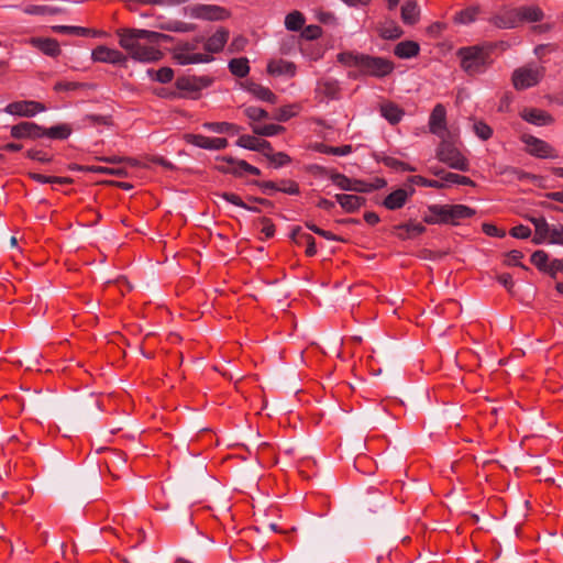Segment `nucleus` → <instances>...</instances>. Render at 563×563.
Segmentation results:
<instances>
[{"mask_svg": "<svg viewBox=\"0 0 563 563\" xmlns=\"http://www.w3.org/2000/svg\"><path fill=\"white\" fill-rule=\"evenodd\" d=\"M437 158L450 168L467 172L470 164L467 158L451 143L443 141L437 150Z\"/></svg>", "mask_w": 563, "mask_h": 563, "instance_id": "7ed1b4c3", "label": "nucleus"}, {"mask_svg": "<svg viewBox=\"0 0 563 563\" xmlns=\"http://www.w3.org/2000/svg\"><path fill=\"white\" fill-rule=\"evenodd\" d=\"M363 55L355 52H342L338 54V62L346 67H357L360 69Z\"/></svg>", "mask_w": 563, "mask_h": 563, "instance_id": "e433bc0d", "label": "nucleus"}, {"mask_svg": "<svg viewBox=\"0 0 563 563\" xmlns=\"http://www.w3.org/2000/svg\"><path fill=\"white\" fill-rule=\"evenodd\" d=\"M211 85V79L206 76H184L176 80V87L186 92H198Z\"/></svg>", "mask_w": 563, "mask_h": 563, "instance_id": "ddd939ff", "label": "nucleus"}, {"mask_svg": "<svg viewBox=\"0 0 563 563\" xmlns=\"http://www.w3.org/2000/svg\"><path fill=\"white\" fill-rule=\"evenodd\" d=\"M302 238L305 239L303 243L307 244L306 254L308 256H313L317 253L314 239L310 234L309 235H302Z\"/></svg>", "mask_w": 563, "mask_h": 563, "instance_id": "0e129e2a", "label": "nucleus"}, {"mask_svg": "<svg viewBox=\"0 0 563 563\" xmlns=\"http://www.w3.org/2000/svg\"><path fill=\"white\" fill-rule=\"evenodd\" d=\"M397 230L402 231L399 236L402 239H409L422 234L426 231V227L421 223L408 222L397 227Z\"/></svg>", "mask_w": 563, "mask_h": 563, "instance_id": "c9c22d12", "label": "nucleus"}, {"mask_svg": "<svg viewBox=\"0 0 563 563\" xmlns=\"http://www.w3.org/2000/svg\"><path fill=\"white\" fill-rule=\"evenodd\" d=\"M446 111L445 108L442 104H437L430 115L429 119V128L430 131L440 136L444 137L446 133Z\"/></svg>", "mask_w": 563, "mask_h": 563, "instance_id": "dca6fc26", "label": "nucleus"}, {"mask_svg": "<svg viewBox=\"0 0 563 563\" xmlns=\"http://www.w3.org/2000/svg\"><path fill=\"white\" fill-rule=\"evenodd\" d=\"M419 44L413 41H404L395 46L394 53L399 58H411L418 55Z\"/></svg>", "mask_w": 563, "mask_h": 563, "instance_id": "c756f323", "label": "nucleus"}, {"mask_svg": "<svg viewBox=\"0 0 563 563\" xmlns=\"http://www.w3.org/2000/svg\"><path fill=\"white\" fill-rule=\"evenodd\" d=\"M521 141L525 144V150L530 155H533V156H537L540 158H547L552 155L551 146L547 142H544L536 136L525 133L521 135Z\"/></svg>", "mask_w": 563, "mask_h": 563, "instance_id": "f8f14e48", "label": "nucleus"}, {"mask_svg": "<svg viewBox=\"0 0 563 563\" xmlns=\"http://www.w3.org/2000/svg\"><path fill=\"white\" fill-rule=\"evenodd\" d=\"M31 177L41 184H68L70 179L64 177H55V176H45L42 174H32Z\"/></svg>", "mask_w": 563, "mask_h": 563, "instance_id": "3c124183", "label": "nucleus"}, {"mask_svg": "<svg viewBox=\"0 0 563 563\" xmlns=\"http://www.w3.org/2000/svg\"><path fill=\"white\" fill-rule=\"evenodd\" d=\"M415 189L398 188L390 192L383 201V206L388 210H397L405 206L407 200L413 195Z\"/></svg>", "mask_w": 563, "mask_h": 563, "instance_id": "f3484780", "label": "nucleus"}, {"mask_svg": "<svg viewBox=\"0 0 563 563\" xmlns=\"http://www.w3.org/2000/svg\"><path fill=\"white\" fill-rule=\"evenodd\" d=\"M316 98L323 102L338 100L340 98V84L333 78H321L317 81Z\"/></svg>", "mask_w": 563, "mask_h": 563, "instance_id": "9b49d317", "label": "nucleus"}, {"mask_svg": "<svg viewBox=\"0 0 563 563\" xmlns=\"http://www.w3.org/2000/svg\"><path fill=\"white\" fill-rule=\"evenodd\" d=\"M461 68L470 76L482 74L489 64V52L483 46L461 47L456 52Z\"/></svg>", "mask_w": 563, "mask_h": 563, "instance_id": "f03ea898", "label": "nucleus"}, {"mask_svg": "<svg viewBox=\"0 0 563 563\" xmlns=\"http://www.w3.org/2000/svg\"><path fill=\"white\" fill-rule=\"evenodd\" d=\"M520 117L537 126L548 125L552 122V118L543 110L534 108H526L520 112Z\"/></svg>", "mask_w": 563, "mask_h": 563, "instance_id": "6ab92c4d", "label": "nucleus"}, {"mask_svg": "<svg viewBox=\"0 0 563 563\" xmlns=\"http://www.w3.org/2000/svg\"><path fill=\"white\" fill-rule=\"evenodd\" d=\"M352 152L351 145H343V146H328L324 151L327 154H332L336 156H345L349 155Z\"/></svg>", "mask_w": 563, "mask_h": 563, "instance_id": "4d7b16f0", "label": "nucleus"}, {"mask_svg": "<svg viewBox=\"0 0 563 563\" xmlns=\"http://www.w3.org/2000/svg\"><path fill=\"white\" fill-rule=\"evenodd\" d=\"M265 156L269 159V162L274 165V167L278 168L282 167L290 162V157L283 153H265Z\"/></svg>", "mask_w": 563, "mask_h": 563, "instance_id": "8fccbe9b", "label": "nucleus"}, {"mask_svg": "<svg viewBox=\"0 0 563 563\" xmlns=\"http://www.w3.org/2000/svg\"><path fill=\"white\" fill-rule=\"evenodd\" d=\"M516 10L505 11L490 19V22L499 29H514L519 24V18Z\"/></svg>", "mask_w": 563, "mask_h": 563, "instance_id": "5701e85b", "label": "nucleus"}, {"mask_svg": "<svg viewBox=\"0 0 563 563\" xmlns=\"http://www.w3.org/2000/svg\"><path fill=\"white\" fill-rule=\"evenodd\" d=\"M285 130L284 126L277 124H266L263 126H253V132L262 136H274Z\"/></svg>", "mask_w": 563, "mask_h": 563, "instance_id": "c03bdc74", "label": "nucleus"}, {"mask_svg": "<svg viewBox=\"0 0 563 563\" xmlns=\"http://www.w3.org/2000/svg\"><path fill=\"white\" fill-rule=\"evenodd\" d=\"M91 58L93 62L120 66L125 65L128 60V56L122 52L104 45L97 46L91 53Z\"/></svg>", "mask_w": 563, "mask_h": 563, "instance_id": "1a4fd4ad", "label": "nucleus"}, {"mask_svg": "<svg viewBox=\"0 0 563 563\" xmlns=\"http://www.w3.org/2000/svg\"><path fill=\"white\" fill-rule=\"evenodd\" d=\"M336 201L346 212H354L364 203V198L350 195V194H340L335 196Z\"/></svg>", "mask_w": 563, "mask_h": 563, "instance_id": "c85d7f7f", "label": "nucleus"}, {"mask_svg": "<svg viewBox=\"0 0 563 563\" xmlns=\"http://www.w3.org/2000/svg\"><path fill=\"white\" fill-rule=\"evenodd\" d=\"M519 18V23L523 20L530 21V22H537L540 21L543 16V13L540 8L530 5V7H522L518 10H516Z\"/></svg>", "mask_w": 563, "mask_h": 563, "instance_id": "f704fd0d", "label": "nucleus"}, {"mask_svg": "<svg viewBox=\"0 0 563 563\" xmlns=\"http://www.w3.org/2000/svg\"><path fill=\"white\" fill-rule=\"evenodd\" d=\"M30 44L49 57H57L62 52L58 42L54 38L32 37Z\"/></svg>", "mask_w": 563, "mask_h": 563, "instance_id": "aec40b11", "label": "nucleus"}, {"mask_svg": "<svg viewBox=\"0 0 563 563\" xmlns=\"http://www.w3.org/2000/svg\"><path fill=\"white\" fill-rule=\"evenodd\" d=\"M229 40V31L224 27L218 29L205 43V49L209 54L219 53L223 49Z\"/></svg>", "mask_w": 563, "mask_h": 563, "instance_id": "a211bd4d", "label": "nucleus"}, {"mask_svg": "<svg viewBox=\"0 0 563 563\" xmlns=\"http://www.w3.org/2000/svg\"><path fill=\"white\" fill-rule=\"evenodd\" d=\"M23 12L30 15H46V5H26Z\"/></svg>", "mask_w": 563, "mask_h": 563, "instance_id": "e2e57ef3", "label": "nucleus"}, {"mask_svg": "<svg viewBox=\"0 0 563 563\" xmlns=\"http://www.w3.org/2000/svg\"><path fill=\"white\" fill-rule=\"evenodd\" d=\"M473 131L482 141L488 140L493 134L492 128L483 121H475L473 123Z\"/></svg>", "mask_w": 563, "mask_h": 563, "instance_id": "de8ad7c7", "label": "nucleus"}, {"mask_svg": "<svg viewBox=\"0 0 563 563\" xmlns=\"http://www.w3.org/2000/svg\"><path fill=\"white\" fill-rule=\"evenodd\" d=\"M27 156L34 161H38L42 163H47L51 161V157H48L45 153L41 151H29Z\"/></svg>", "mask_w": 563, "mask_h": 563, "instance_id": "69168bd1", "label": "nucleus"}, {"mask_svg": "<svg viewBox=\"0 0 563 563\" xmlns=\"http://www.w3.org/2000/svg\"><path fill=\"white\" fill-rule=\"evenodd\" d=\"M423 221L428 224L448 223L445 205H431L428 212L423 216Z\"/></svg>", "mask_w": 563, "mask_h": 563, "instance_id": "b1692460", "label": "nucleus"}, {"mask_svg": "<svg viewBox=\"0 0 563 563\" xmlns=\"http://www.w3.org/2000/svg\"><path fill=\"white\" fill-rule=\"evenodd\" d=\"M147 74L151 78L162 84L169 82L174 77V71L169 67H163L158 70L148 69Z\"/></svg>", "mask_w": 563, "mask_h": 563, "instance_id": "79ce46f5", "label": "nucleus"}, {"mask_svg": "<svg viewBox=\"0 0 563 563\" xmlns=\"http://www.w3.org/2000/svg\"><path fill=\"white\" fill-rule=\"evenodd\" d=\"M380 113L391 124L398 123L404 115L402 110L394 103L383 104L380 107Z\"/></svg>", "mask_w": 563, "mask_h": 563, "instance_id": "473e14b6", "label": "nucleus"}, {"mask_svg": "<svg viewBox=\"0 0 563 563\" xmlns=\"http://www.w3.org/2000/svg\"><path fill=\"white\" fill-rule=\"evenodd\" d=\"M258 141L260 139L252 135H241L236 141V145L242 148L255 151V148H257Z\"/></svg>", "mask_w": 563, "mask_h": 563, "instance_id": "603ef678", "label": "nucleus"}, {"mask_svg": "<svg viewBox=\"0 0 563 563\" xmlns=\"http://www.w3.org/2000/svg\"><path fill=\"white\" fill-rule=\"evenodd\" d=\"M331 181L340 189L347 190V191H365L364 184L351 179L346 177L345 175L335 173L331 175Z\"/></svg>", "mask_w": 563, "mask_h": 563, "instance_id": "4be33fe9", "label": "nucleus"}, {"mask_svg": "<svg viewBox=\"0 0 563 563\" xmlns=\"http://www.w3.org/2000/svg\"><path fill=\"white\" fill-rule=\"evenodd\" d=\"M231 73L238 77H245L250 71L249 60L246 58H234L229 63Z\"/></svg>", "mask_w": 563, "mask_h": 563, "instance_id": "58836bf2", "label": "nucleus"}, {"mask_svg": "<svg viewBox=\"0 0 563 563\" xmlns=\"http://www.w3.org/2000/svg\"><path fill=\"white\" fill-rule=\"evenodd\" d=\"M200 40L196 38L194 42H184L175 47L174 58L179 65L203 64L213 59L209 54L194 52Z\"/></svg>", "mask_w": 563, "mask_h": 563, "instance_id": "20e7f679", "label": "nucleus"}, {"mask_svg": "<svg viewBox=\"0 0 563 563\" xmlns=\"http://www.w3.org/2000/svg\"><path fill=\"white\" fill-rule=\"evenodd\" d=\"M11 135L14 139H40L44 136V128L25 121L11 126Z\"/></svg>", "mask_w": 563, "mask_h": 563, "instance_id": "4468645a", "label": "nucleus"}, {"mask_svg": "<svg viewBox=\"0 0 563 563\" xmlns=\"http://www.w3.org/2000/svg\"><path fill=\"white\" fill-rule=\"evenodd\" d=\"M536 233L533 242L536 244H562L563 243V229H558L554 225H550L542 218L532 219Z\"/></svg>", "mask_w": 563, "mask_h": 563, "instance_id": "423d86ee", "label": "nucleus"}, {"mask_svg": "<svg viewBox=\"0 0 563 563\" xmlns=\"http://www.w3.org/2000/svg\"><path fill=\"white\" fill-rule=\"evenodd\" d=\"M383 162L387 167H390V168L399 170V172H415L416 170V167H413L407 163H404V162H401L395 157H391V156L385 157L383 159Z\"/></svg>", "mask_w": 563, "mask_h": 563, "instance_id": "a18cd8bd", "label": "nucleus"}, {"mask_svg": "<svg viewBox=\"0 0 563 563\" xmlns=\"http://www.w3.org/2000/svg\"><path fill=\"white\" fill-rule=\"evenodd\" d=\"M217 159H221L223 162H227L228 164H231V168H229V174H233L235 176H241L243 173H244V169L243 168H240L239 166V161L240 159H235L233 157H217Z\"/></svg>", "mask_w": 563, "mask_h": 563, "instance_id": "6e6d98bb", "label": "nucleus"}, {"mask_svg": "<svg viewBox=\"0 0 563 563\" xmlns=\"http://www.w3.org/2000/svg\"><path fill=\"white\" fill-rule=\"evenodd\" d=\"M420 9L416 0H406L401 7V20L405 24L413 25L419 21Z\"/></svg>", "mask_w": 563, "mask_h": 563, "instance_id": "393cba45", "label": "nucleus"}, {"mask_svg": "<svg viewBox=\"0 0 563 563\" xmlns=\"http://www.w3.org/2000/svg\"><path fill=\"white\" fill-rule=\"evenodd\" d=\"M510 234L516 239H526L531 234V230L528 227L520 224L512 228Z\"/></svg>", "mask_w": 563, "mask_h": 563, "instance_id": "bf43d9fd", "label": "nucleus"}, {"mask_svg": "<svg viewBox=\"0 0 563 563\" xmlns=\"http://www.w3.org/2000/svg\"><path fill=\"white\" fill-rule=\"evenodd\" d=\"M296 113H297V107L295 104H289V106L278 109L277 113L275 114V119L277 121L285 122V121L289 120L290 118L295 117Z\"/></svg>", "mask_w": 563, "mask_h": 563, "instance_id": "864d4df0", "label": "nucleus"}, {"mask_svg": "<svg viewBox=\"0 0 563 563\" xmlns=\"http://www.w3.org/2000/svg\"><path fill=\"white\" fill-rule=\"evenodd\" d=\"M394 70V64L378 56L363 55L362 64L360 67L361 75L372 77H386Z\"/></svg>", "mask_w": 563, "mask_h": 563, "instance_id": "39448f33", "label": "nucleus"}, {"mask_svg": "<svg viewBox=\"0 0 563 563\" xmlns=\"http://www.w3.org/2000/svg\"><path fill=\"white\" fill-rule=\"evenodd\" d=\"M115 34L121 48L129 57L140 63L158 60L162 53L155 44L169 38L166 34L142 29H119Z\"/></svg>", "mask_w": 563, "mask_h": 563, "instance_id": "f257e3e1", "label": "nucleus"}, {"mask_svg": "<svg viewBox=\"0 0 563 563\" xmlns=\"http://www.w3.org/2000/svg\"><path fill=\"white\" fill-rule=\"evenodd\" d=\"M203 126L206 129H208L209 131H211L213 133H219V134H222V133L238 134L241 131L240 126L232 124V123H228V122H207L203 124Z\"/></svg>", "mask_w": 563, "mask_h": 563, "instance_id": "72a5a7b5", "label": "nucleus"}, {"mask_svg": "<svg viewBox=\"0 0 563 563\" xmlns=\"http://www.w3.org/2000/svg\"><path fill=\"white\" fill-rule=\"evenodd\" d=\"M247 91L252 93L256 99L262 101L275 103L277 100L275 93H273L272 90L257 84H250L247 86Z\"/></svg>", "mask_w": 563, "mask_h": 563, "instance_id": "7c9ffc66", "label": "nucleus"}, {"mask_svg": "<svg viewBox=\"0 0 563 563\" xmlns=\"http://www.w3.org/2000/svg\"><path fill=\"white\" fill-rule=\"evenodd\" d=\"M246 45V38L243 36H236L231 43V51L239 52L242 51Z\"/></svg>", "mask_w": 563, "mask_h": 563, "instance_id": "338daca9", "label": "nucleus"}, {"mask_svg": "<svg viewBox=\"0 0 563 563\" xmlns=\"http://www.w3.org/2000/svg\"><path fill=\"white\" fill-rule=\"evenodd\" d=\"M408 181L413 185L437 188V189L449 188L448 183L445 181V175L439 179H428V178L417 175V176L409 177Z\"/></svg>", "mask_w": 563, "mask_h": 563, "instance_id": "2f4dec72", "label": "nucleus"}, {"mask_svg": "<svg viewBox=\"0 0 563 563\" xmlns=\"http://www.w3.org/2000/svg\"><path fill=\"white\" fill-rule=\"evenodd\" d=\"M321 35V29L317 25H309L302 31V36L307 40H314Z\"/></svg>", "mask_w": 563, "mask_h": 563, "instance_id": "680f3d73", "label": "nucleus"}, {"mask_svg": "<svg viewBox=\"0 0 563 563\" xmlns=\"http://www.w3.org/2000/svg\"><path fill=\"white\" fill-rule=\"evenodd\" d=\"M245 115L253 121H260L263 119H266L268 117V113L258 107H247L244 110Z\"/></svg>", "mask_w": 563, "mask_h": 563, "instance_id": "5fc2aeb1", "label": "nucleus"}, {"mask_svg": "<svg viewBox=\"0 0 563 563\" xmlns=\"http://www.w3.org/2000/svg\"><path fill=\"white\" fill-rule=\"evenodd\" d=\"M161 29L172 32L188 33L195 30V25L181 21H172L162 24Z\"/></svg>", "mask_w": 563, "mask_h": 563, "instance_id": "37998d69", "label": "nucleus"}, {"mask_svg": "<svg viewBox=\"0 0 563 563\" xmlns=\"http://www.w3.org/2000/svg\"><path fill=\"white\" fill-rule=\"evenodd\" d=\"M218 196L221 197L223 200H225L236 207L247 209L246 205L242 201V199L238 195H234L231 192H222V194H219Z\"/></svg>", "mask_w": 563, "mask_h": 563, "instance_id": "13d9d810", "label": "nucleus"}, {"mask_svg": "<svg viewBox=\"0 0 563 563\" xmlns=\"http://www.w3.org/2000/svg\"><path fill=\"white\" fill-rule=\"evenodd\" d=\"M477 14H478V8L471 7V8H467L465 10L459 12L454 18V21H455V23H459V24H470L476 20Z\"/></svg>", "mask_w": 563, "mask_h": 563, "instance_id": "a19ab883", "label": "nucleus"}, {"mask_svg": "<svg viewBox=\"0 0 563 563\" xmlns=\"http://www.w3.org/2000/svg\"><path fill=\"white\" fill-rule=\"evenodd\" d=\"M71 134V128L68 124H58L49 129H44V136L55 140H66Z\"/></svg>", "mask_w": 563, "mask_h": 563, "instance_id": "4c0bfd02", "label": "nucleus"}, {"mask_svg": "<svg viewBox=\"0 0 563 563\" xmlns=\"http://www.w3.org/2000/svg\"><path fill=\"white\" fill-rule=\"evenodd\" d=\"M498 282L507 289L511 290L514 287V280L511 275L509 274H501L498 276Z\"/></svg>", "mask_w": 563, "mask_h": 563, "instance_id": "774afa93", "label": "nucleus"}, {"mask_svg": "<svg viewBox=\"0 0 563 563\" xmlns=\"http://www.w3.org/2000/svg\"><path fill=\"white\" fill-rule=\"evenodd\" d=\"M543 70L537 65H526L517 68L512 74V84L517 90L536 86L542 78Z\"/></svg>", "mask_w": 563, "mask_h": 563, "instance_id": "0eeeda50", "label": "nucleus"}, {"mask_svg": "<svg viewBox=\"0 0 563 563\" xmlns=\"http://www.w3.org/2000/svg\"><path fill=\"white\" fill-rule=\"evenodd\" d=\"M483 231L489 236H497V238L505 236V231L498 229L496 225L490 224V223H484Z\"/></svg>", "mask_w": 563, "mask_h": 563, "instance_id": "052dcab7", "label": "nucleus"}, {"mask_svg": "<svg viewBox=\"0 0 563 563\" xmlns=\"http://www.w3.org/2000/svg\"><path fill=\"white\" fill-rule=\"evenodd\" d=\"M379 35L385 40H396L402 35V30L393 20H385L377 26Z\"/></svg>", "mask_w": 563, "mask_h": 563, "instance_id": "cd10ccee", "label": "nucleus"}, {"mask_svg": "<svg viewBox=\"0 0 563 563\" xmlns=\"http://www.w3.org/2000/svg\"><path fill=\"white\" fill-rule=\"evenodd\" d=\"M531 262L540 269L549 271L552 276L562 269L563 264L561 261H554L550 267H548V255L543 251H537L531 256Z\"/></svg>", "mask_w": 563, "mask_h": 563, "instance_id": "bb28decb", "label": "nucleus"}, {"mask_svg": "<svg viewBox=\"0 0 563 563\" xmlns=\"http://www.w3.org/2000/svg\"><path fill=\"white\" fill-rule=\"evenodd\" d=\"M445 181L448 183V186L451 187L452 185H463V186H474V181L465 176L459 175V174H445Z\"/></svg>", "mask_w": 563, "mask_h": 563, "instance_id": "09e8293b", "label": "nucleus"}, {"mask_svg": "<svg viewBox=\"0 0 563 563\" xmlns=\"http://www.w3.org/2000/svg\"><path fill=\"white\" fill-rule=\"evenodd\" d=\"M186 13L197 20L222 21L230 16L229 11L217 4H192L186 8Z\"/></svg>", "mask_w": 563, "mask_h": 563, "instance_id": "6e6552de", "label": "nucleus"}, {"mask_svg": "<svg viewBox=\"0 0 563 563\" xmlns=\"http://www.w3.org/2000/svg\"><path fill=\"white\" fill-rule=\"evenodd\" d=\"M4 111L12 115L32 118L45 111V107L37 101L24 100L9 103Z\"/></svg>", "mask_w": 563, "mask_h": 563, "instance_id": "9d476101", "label": "nucleus"}, {"mask_svg": "<svg viewBox=\"0 0 563 563\" xmlns=\"http://www.w3.org/2000/svg\"><path fill=\"white\" fill-rule=\"evenodd\" d=\"M54 31L59 33L74 34L78 36H87L90 35V30L81 26H70V25H56L53 27Z\"/></svg>", "mask_w": 563, "mask_h": 563, "instance_id": "49530a36", "label": "nucleus"}, {"mask_svg": "<svg viewBox=\"0 0 563 563\" xmlns=\"http://www.w3.org/2000/svg\"><path fill=\"white\" fill-rule=\"evenodd\" d=\"M448 223L457 224L460 220L471 218L474 210L464 205H445Z\"/></svg>", "mask_w": 563, "mask_h": 563, "instance_id": "412c9836", "label": "nucleus"}, {"mask_svg": "<svg viewBox=\"0 0 563 563\" xmlns=\"http://www.w3.org/2000/svg\"><path fill=\"white\" fill-rule=\"evenodd\" d=\"M267 70L272 75L294 77L296 75V66L288 60H273L268 64Z\"/></svg>", "mask_w": 563, "mask_h": 563, "instance_id": "a878e982", "label": "nucleus"}, {"mask_svg": "<svg viewBox=\"0 0 563 563\" xmlns=\"http://www.w3.org/2000/svg\"><path fill=\"white\" fill-rule=\"evenodd\" d=\"M305 24V18L299 11H292L285 18V26L289 31H299Z\"/></svg>", "mask_w": 563, "mask_h": 563, "instance_id": "ea45409f", "label": "nucleus"}, {"mask_svg": "<svg viewBox=\"0 0 563 563\" xmlns=\"http://www.w3.org/2000/svg\"><path fill=\"white\" fill-rule=\"evenodd\" d=\"M187 142L205 150H222L228 146V140L224 137H208L200 134L187 135Z\"/></svg>", "mask_w": 563, "mask_h": 563, "instance_id": "2eb2a0df", "label": "nucleus"}]
</instances>
